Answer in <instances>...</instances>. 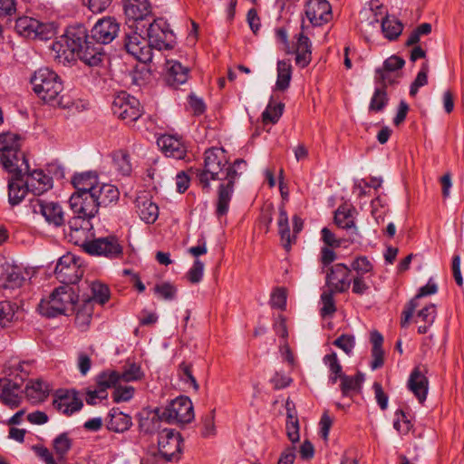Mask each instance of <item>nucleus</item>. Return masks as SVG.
Returning <instances> with one entry per match:
<instances>
[{
    "instance_id": "f257e3e1",
    "label": "nucleus",
    "mask_w": 464,
    "mask_h": 464,
    "mask_svg": "<svg viewBox=\"0 0 464 464\" xmlns=\"http://www.w3.org/2000/svg\"><path fill=\"white\" fill-rule=\"evenodd\" d=\"M119 31L120 24L110 16L100 19L91 30V35L84 25H71L53 44V50L62 53L67 60L69 56L66 53L69 51L72 55L76 53L85 64L97 66L104 56L102 44L112 42Z\"/></svg>"
},
{
    "instance_id": "f03ea898",
    "label": "nucleus",
    "mask_w": 464,
    "mask_h": 464,
    "mask_svg": "<svg viewBox=\"0 0 464 464\" xmlns=\"http://www.w3.org/2000/svg\"><path fill=\"white\" fill-rule=\"evenodd\" d=\"M204 168L196 170L198 184L208 193L211 189L210 181H219L217 191L216 215L218 218L226 216L234 194L237 179L246 168V160H236L229 164L223 149L211 148L205 151Z\"/></svg>"
},
{
    "instance_id": "7ed1b4c3",
    "label": "nucleus",
    "mask_w": 464,
    "mask_h": 464,
    "mask_svg": "<svg viewBox=\"0 0 464 464\" xmlns=\"http://www.w3.org/2000/svg\"><path fill=\"white\" fill-rule=\"evenodd\" d=\"M20 137L13 133H0V161L11 178L24 177L29 171V164L24 153L20 150Z\"/></svg>"
},
{
    "instance_id": "20e7f679",
    "label": "nucleus",
    "mask_w": 464,
    "mask_h": 464,
    "mask_svg": "<svg viewBox=\"0 0 464 464\" xmlns=\"http://www.w3.org/2000/svg\"><path fill=\"white\" fill-rule=\"evenodd\" d=\"M34 93L45 102L69 108V102H63V95H60L63 90L61 77L53 70L44 67L34 72L30 79Z\"/></svg>"
},
{
    "instance_id": "39448f33",
    "label": "nucleus",
    "mask_w": 464,
    "mask_h": 464,
    "mask_svg": "<svg viewBox=\"0 0 464 464\" xmlns=\"http://www.w3.org/2000/svg\"><path fill=\"white\" fill-rule=\"evenodd\" d=\"M78 295L68 285L57 287L49 299L42 300L38 304L39 313L46 317H55L59 314H68L76 311Z\"/></svg>"
},
{
    "instance_id": "423d86ee",
    "label": "nucleus",
    "mask_w": 464,
    "mask_h": 464,
    "mask_svg": "<svg viewBox=\"0 0 464 464\" xmlns=\"http://www.w3.org/2000/svg\"><path fill=\"white\" fill-rule=\"evenodd\" d=\"M162 409L161 418L169 423H189L194 419V409L190 399L179 396Z\"/></svg>"
},
{
    "instance_id": "0eeeda50",
    "label": "nucleus",
    "mask_w": 464,
    "mask_h": 464,
    "mask_svg": "<svg viewBox=\"0 0 464 464\" xmlns=\"http://www.w3.org/2000/svg\"><path fill=\"white\" fill-rule=\"evenodd\" d=\"M111 111L116 117L128 123L136 121L143 113L140 101L125 92L114 98Z\"/></svg>"
},
{
    "instance_id": "6e6552de",
    "label": "nucleus",
    "mask_w": 464,
    "mask_h": 464,
    "mask_svg": "<svg viewBox=\"0 0 464 464\" xmlns=\"http://www.w3.org/2000/svg\"><path fill=\"white\" fill-rule=\"evenodd\" d=\"M147 34L152 49H171L175 44V35L167 21L162 18L154 19L149 24Z\"/></svg>"
},
{
    "instance_id": "1a4fd4ad",
    "label": "nucleus",
    "mask_w": 464,
    "mask_h": 464,
    "mask_svg": "<svg viewBox=\"0 0 464 464\" xmlns=\"http://www.w3.org/2000/svg\"><path fill=\"white\" fill-rule=\"evenodd\" d=\"M84 249L92 256H102L110 259L119 258L123 254V246L116 236L110 235L84 244Z\"/></svg>"
},
{
    "instance_id": "9d476101",
    "label": "nucleus",
    "mask_w": 464,
    "mask_h": 464,
    "mask_svg": "<svg viewBox=\"0 0 464 464\" xmlns=\"http://www.w3.org/2000/svg\"><path fill=\"white\" fill-rule=\"evenodd\" d=\"M80 261L72 254L60 257L54 269L56 278L64 285L76 284L83 276Z\"/></svg>"
},
{
    "instance_id": "9b49d317",
    "label": "nucleus",
    "mask_w": 464,
    "mask_h": 464,
    "mask_svg": "<svg viewBox=\"0 0 464 464\" xmlns=\"http://www.w3.org/2000/svg\"><path fill=\"white\" fill-rule=\"evenodd\" d=\"M183 440L179 432L173 429H164L159 433L160 454L166 461H177L182 452Z\"/></svg>"
},
{
    "instance_id": "f8f14e48",
    "label": "nucleus",
    "mask_w": 464,
    "mask_h": 464,
    "mask_svg": "<svg viewBox=\"0 0 464 464\" xmlns=\"http://www.w3.org/2000/svg\"><path fill=\"white\" fill-rule=\"evenodd\" d=\"M30 208L34 214L44 218L49 225L58 227L64 224V212L57 202L34 198L30 199Z\"/></svg>"
},
{
    "instance_id": "ddd939ff",
    "label": "nucleus",
    "mask_w": 464,
    "mask_h": 464,
    "mask_svg": "<svg viewBox=\"0 0 464 464\" xmlns=\"http://www.w3.org/2000/svg\"><path fill=\"white\" fill-rule=\"evenodd\" d=\"M124 47L129 54L142 63L152 60V48L148 40L137 32L126 34Z\"/></svg>"
},
{
    "instance_id": "4468645a",
    "label": "nucleus",
    "mask_w": 464,
    "mask_h": 464,
    "mask_svg": "<svg viewBox=\"0 0 464 464\" xmlns=\"http://www.w3.org/2000/svg\"><path fill=\"white\" fill-rule=\"evenodd\" d=\"M277 226H278V233L281 237V241L283 243V246L289 250L291 244L295 239V236L301 232L304 226L303 219L295 215L293 217V237L290 235V227H289V219L287 212L285 208V207L282 205L279 207V217L277 219Z\"/></svg>"
},
{
    "instance_id": "2eb2a0df",
    "label": "nucleus",
    "mask_w": 464,
    "mask_h": 464,
    "mask_svg": "<svg viewBox=\"0 0 464 464\" xmlns=\"http://www.w3.org/2000/svg\"><path fill=\"white\" fill-rule=\"evenodd\" d=\"M73 214L92 218L98 213V204L92 192H74L69 200Z\"/></svg>"
},
{
    "instance_id": "dca6fc26",
    "label": "nucleus",
    "mask_w": 464,
    "mask_h": 464,
    "mask_svg": "<svg viewBox=\"0 0 464 464\" xmlns=\"http://www.w3.org/2000/svg\"><path fill=\"white\" fill-rule=\"evenodd\" d=\"M305 15L313 25L320 26L330 21L332 7L327 0H308Z\"/></svg>"
},
{
    "instance_id": "f3484780",
    "label": "nucleus",
    "mask_w": 464,
    "mask_h": 464,
    "mask_svg": "<svg viewBox=\"0 0 464 464\" xmlns=\"http://www.w3.org/2000/svg\"><path fill=\"white\" fill-rule=\"evenodd\" d=\"M350 273L351 269L344 264L332 266L326 275L327 285L336 292H345L351 285Z\"/></svg>"
},
{
    "instance_id": "a211bd4d",
    "label": "nucleus",
    "mask_w": 464,
    "mask_h": 464,
    "mask_svg": "<svg viewBox=\"0 0 464 464\" xmlns=\"http://www.w3.org/2000/svg\"><path fill=\"white\" fill-rule=\"evenodd\" d=\"M53 404L55 409L67 416L80 411L83 406L82 400L77 397L74 391L62 390L56 392V398Z\"/></svg>"
},
{
    "instance_id": "6ab92c4d",
    "label": "nucleus",
    "mask_w": 464,
    "mask_h": 464,
    "mask_svg": "<svg viewBox=\"0 0 464 464\" xmlns=\"http://www.w3.org/2000/svg\"><path fill=\"white\" fill-rule=\"evenodd\" d=\"M24 276L20 267L8 262L0 264V287L18 288L24 282Z\"/></svg>"
},
{
    "instance_id": "aec40b11",
    "label": "nucleus",
    "mask_w": 464,
    "mask_h": 464,
    "mask_svg": "<svg viewBox=\"0 0 464 464\" xmlns=\"http://www.w3.org/2000/svg\"><path fill=\"white\" fill-rule=\"evenodd\" d=\"M21 384L18 381L0 379V399L11 408L17 407L21 401Z\"/></svg>"
},
{
    "instance_id": "412c9836",
    "label": "nucleus",
    "mask_w": 464,
    "mask_h": 464,
    "mask_svg": "<svg viewBox=\"0 0 464 464\" xmlns=\"http://www.w3.org/2000/svg\"><path fill=\"white\" fill-rule=\"evenodd\" d=\"M25 175L26 188H29L36 198L53 188V179L44 174L43 170H34Z\"/></svg>"
},
{
    "instance_id": "4be33fe9",
    "label": "nucleus",
    "mask_w": 464,
    "mask_h": 464,
    "mask_svg": "<svg viewBox=\"0 0 464 464\" xmlns=\"http://www.w3.org/2000/svg\"><path fill=\"white\" fill-rule=\"evenodd\" d=\"M158 145L167 157L181 160L186 156L187 150L185 145L179 139L172 135L161 136L158 140Z\"/></svg>"
},
{
    "instance_id": "5701e85b",
    "label": "nucleus",
    "mask_w": 464,
    "mask_h": 464,
    "mask_svg": "<svg viewBox=\"0 0 464 464\" xmlns=\"http://www.w3.org/2000/svg\"><path fill=\"white\" fill-rule=\"evenodd\" d=\"M132 425L131 417L119 410L112 408L106 418V427L109 430L122 433L128 430Z\"/></svg>"
},
{
    "instance_id": "b1692460",
    "label": "nucleus",
    "mask_w": 464,
    "mask_h": 464,
    "mask_svg": "<svg viewBox=\"0 0 464 464\" xmlns=\"http://www.w3.org/2000/svg\"><path fill=\"white\" fill-rule=\"evenodd\" d=\"M437 290L438 287L436 284L430 282L420 288L419 293L407 304L402 312V318L401 321V327H406L410 319L413 316L415 309L419 306L418 300L420 297L435 294Z\"/></svg>"
},
{
    "instance_id": "393cba45",
    "label": "nucleus",
    "mask_w": 464,
    "mask_h": 464,
    "mask_svg": "<svg viewBox=\"0 0 464 464\" xmlns=\"http://www.w3.org/2000/svg\"><path fill=\"white\" fill-rule=\"evenodd\" d=\"M92 194L98 207H108L116 203L120 196V192L115 186L106 183L98 184L96 188H93Z\"/></svg>"
},
{
    "instance_id": "a878e982",
    "label": "nucleus",
    "mask_w": 464,
    "mask_h": 464,
    "mask_svg": "<svg viewBox=\"0 0 464 464\" xmlns=\"http://www.w3.org/2000/svg\"><path fill=\"white\" fill-rule=\"evenodd\" d=\"M295 53L297 66L304 68L310 63L312 60V43L303 32L297 35Z\"/></svg>"
},
{
    "instance_id": "bb28decb",
    "label": "nucleus",
    "mask_w": 464,
    "mask_h": 464,
    "mask_svg": "<svg viewBox=\"0 0 464 464\" xmlns=\"http://www.w3.org/2000/svg\"><path fill=\"white\" fill-rule=\"evenodd\" d=\"M408 387L420 403L426 400L428 393V379L421 373L419 368H415L411 372L408 382Z\"/></svg>"
},
{
    "instance_id": "cd10ccee",
    "label": "nucleus",
    "mask_w": 464,
    "mask_h": 464,
    "mask_svg": "<svg viewBox=\"0 0 464 464\" xmlns=\"http://www.w3.org/2000/svg\"><path fill=\"white\" fill-rule=\"evenodd\" d=\"M49 384L42 380L30 381L24 389L26 398L32 403L44 401L50 392Z\"/></svg>"
},
{
    "instance_id": "c85d7f7f",
    "label": "nucleus",
    "mask_w": 464,
    "mask_h": 464,
    "mask_svg": "<svg viewBox=\"0 0 464 464\" xmlns=\"http://www.w3.org/2000/svg\"><path fill=\"white\" fill-rule=\"evenodd\" d=\"M150 13V5L148 0H130L125 5L126 15L135 22L145 20Z\"/></svg>"
},
{
    "instance_id": "c756f323",
    "label": "nucleus",
    "mask_w": 464,
    "mask_h": 464,
    "mask_svg": "<svg viewBox=\"0 0 464 464\" xmlns=\"http://www.w3.org/2000/svg\"><path fill=\"white\" fill-rule=\"evenodd\" d=\"M30 191L26 188L24 177L14 179L11 178L8 181V200L12 206L21 203L27 192Z\"/></svg>"
},
{
    "instance_id": "7c9ffc66",
    "label": "nucleus",
    "mask_w": 464,
    "mask_h": 464,
    "mask_svg": "<svg viewBox=\"0 0 464 464\" xmlns=\"http://www.w3.org/2000/svg\"><path fill=\"white\" fill-rule=\"evenodd\" d=\"M338 379L341 380L340 389L343 396H351L353 392H359L364 382V374L358 372L354 376L342 374Z\"/></svg>"
},
{
    "instance_id": "2f4dec72",
    "label": "nucleus",
    "mask_w": 464,
    "mask_h": 464,
    "mask_svg": "<svg viewBox=\"0 0 464 464\" xmlns=\"http://www.w3.org/2000/svg\"><path fill=\"white\" fill-rule=\"evenodd\" d=\"M75 192H92L98 186L97 175L94 172H83L75 174L72 178Z\"/></svg>"
},
{
    "instance_id": "473e14b6",
    "label": "nucleus",
    "mask_w": 464,
    "mask_h": 464,
    "mask_svg": "<svg viewBox=\"0 0 464 464\" xmlns=\"http://www.w3.org/2000/svg\"><path fill=\"white\" fill-rule=\"evenodd\" d=\"M32 368L30 362L11 360L8 362L6 367V374L9 377L14 376V381H18L20 383H23L24 379L30 374Z\"/></svg>"
},
{
    "instance_id": "72a5a7b5",
    "label": "nucleus",
    "mask_w": 464,
    "mask_h": 464,
    "mask_svg": "<svg viewBox=\"0 0 464 464\" xmlns=\"http://www.w3.org/2000/svg\"><path fill=\"white\" fill-rule=\"evenodd\" d=\"M169 64L167 76L168 83L175 87L185 83L188 78V69L179 62H171Z\"/></svg>"
},
{
    "instance_id": "f704fd0d",
    "label": "nucleus",
    "mask_w": 464,
    "mask_h": 464,
    "mask_svg": "<svg viewBox=\"0 0 464 464\" xmlns=\"http://www.w3.org/2000/svg\"><path fill=\"white\" fill-rule=\"evenodd\" d=\"M162 409L156 408L153 412L148 413L147 417H140L139 421V428L144 433H154L160 429Z\"/></svg>"
},
{
    "instance_id": "c9c22d12",
    "label": "nucleus",
    "mask_w": 464,
    "mask_h": 464,
    "mask_svg": "<svg viewBox=\"0 0 464 464\" xmlns=\"http://www.w3.org/2000/svg\"><path fill=\"white\" fill-rule=\"evenodd\" d=\"M138 213L147 224H153L159 217V207L150 199L138 200Z\"/></svg>"
},
{
    "instance_id": "e433bc0d",
    "label": "nucleus",
    "mask_w": 464,
    "mask_h": 464,
    "mask_svg": "<svg viewBox=\"0 0 464 464\" xmlns=\"http://www.w3.org/2000/svg\"><path fill=\"white\" fill-rule=\"evenodd\" d=\"M37 26H39L38 20L24 16L15 21L14 29L18 34L25 38L35 39L34 30L37 29Z\"/></svg>"
},
{
    "instance_id": "4c0bfd02",
    "label": "nucleus",
    "mask_w": 464,
    "mask_h": 464,
    "mask_svg": "<svg viewBox=\"0 0 464 464\" xmlns=\"http://www.w3.org/2000/svg\"><path fill=\"white\" fill-rule=\"evenodd\" d=\"M72 440L67 432L61 433L53 441V447L58 461L64 464L65 456L71 450Z\"/></svg>"
},
{
    "instance_id": "58836bf2",
    "label": "nucleus",
    "mask_w": 464,
    "mask_h": 464,
    "mask_svg": "<svg viewBox=\"0 0 464 464\" xmlns=\"http://www.w3.org/2000/svg\"><path fill=\"white\" fill-rule=\"evenodd\" d=\"M292 77V64L290 61H278L276 88L285 91L288 88Z\"/></svg>"
},
{
    "instance_id": "ea45409f",
    "label": "nucleus",
    "mask_w": 464,
    "mask_h": 464,
    "mask_svg": "<svg viewBox=\"0 0 464 464\" xmlns=\"http://www.w3.org/2000/svg\"><path fill=\"white\" fill-rule=\"evenodd\" d=\"M119 375L121 382H130L141 380L144 377V372L140 365L128 362L122 366Z\"/></svg>"
},
{
    "instance_id": "a19ab883",
    "label": "nucleus",
    "mask_w": 464,
    "mask_h": 464,
    "mask_svg": "<svg viewBox=\"0 0 464 464\" xmlns=\"http://www.w3.org/2000/svg\"><path fill=\"white\" fill-rule=\"evenodd\" d=\"M121 382L118 371H103L96 376V384L100 390L107 392L109 388H115V386Z\"/></svg>"
},
{
    "instance_id": "79ce46f5",
    "label": "nucleus",
    "mask_w": 464,
    "mask_h": 464,
    "mask_svg": "<svg viewBox=\"0 0 464 464\" xmlns=\"http://www.w3.org/2000/svg\"><path fill=\"white\" fill-rule=\"evenodd\" d=\"M335 224L343 229L353 228V233L357 236L358 232L354 221L351 215V210L345 206H340L334 214Z\"/></svg>"
},
{
    "instance_id": "37998d69",
    "label": "nucleus",
    "mask_w": 464,
    "mask_h": 464,
    "mask_svg": "<svg viewBox=\"0 0 464 464\" xmlns=\"http://www.w3.org/2000/svg\"><path fill=\"white\" fill-rule=\"evenodd\" d=\"M403 29L402 24L396 18H390L387 16L382 22V30L384 36L389 40L397 39Z\"/></svg>"
},
{
    "instance_id": "c03bdc74",
    "label": "nucleus",
    "mask_w": 464,
    "mask_h": 464,
    "mask_svg": "<svg viewBox=\"0 0 464 464\" xmlns=\"http://www.w3.org/2000/svg\"><path fill=\"white\" fill-rule=\"evenodd\" d=\"M92 296L86 299V305L92 301L99 303L101 304H105L110 298V290L107 285L101 282H92L90 285Z\"/></svg>"
},
{
    "instance_id": "a18cd8bd",
    "label": "nucleus",
    "mask_w": 464,
    "mask_h": 464,
    "mask_svg": "<svg viewBox=\"0 0 464 464\" xmlns=\"http://www.w3.org/2000/svg\"><path fill=\"white\" fill-rule=\"evenodd\" d=\"M323 361L331 372L329 375V382L332 384L336 383L338 377L343 374L342 365L337 358L336 353L332 352L331 353L324 355Z\"/></svg>"
},
{
    "instance_id": "49530a36",
    "label": "nucleus",
    "mask_w": 464,
    "mask_h": 464,
    "mask_svg": "<svg viewBox=\"0 0 464 464\" xmlns=\"http://www.w3.org/2000/svg\"><path fill=\"white\" fill-rule=\"evenodd\" d=\"M400 77L399 72L387 71L384 68H378L375 70L374 81L377 87L383 88L384 90L388 85L395 84Z\"/></svg>"
},
{
    "instance_id": "de8ad7c7",
    "label": "nucleus",
    "mask_w": 464,
    "mask_h": 464,
    "mask_svg": "<svg viewBox=\"0 0 464 464\" xmlns=\"http://www.w3.org/2000/svg\"><path fill=\"white\" fill-rule=\"evenodd\" d=\"M178 375L179 380L188 388H192L195 392L198 391L199 385L193 374L190 364L186 362L180 363L178 370Z\"/></svg>"
},
{
    "instance_id": "09e8293b",
    "label": "nucleus",
    "mask_w": 464,
    "mask_h": 464,
    "mask_svg": "<svg viewBox=\"0 0 464 464\" xmlns=\"http://www.w3.org/2000/svg\"><path fill=\"white\" fill-rule=\"evenodd\" d=\"M135 394V388L129 384H122L119 382L111 394L112 400L115 403L130 401Z\"/></svg>"
},
{
    "instance_id": "8fccbe9b",
    "label": "nucleus",
    "mask_w": 464,
    "mask_h": 464,
    "mask_svg": "<svg viewBox=\"0 0 464 464\" xmlns=\"http://www.w3.org/2000/svg\"><path fill=\"white\" fill-rule=\"evenodd\" d=\"M388 103L387 92L383 88L376 86L369 104V111H381Z\"/></svg>"
},
{
    "instance_id": "3c124183",
    "label": "nucleus",
    "mask_w": 464,
    "mask_h": 464,
    "mask_svg": "<svg viewBox=\"0 0 464 464\" xmlns=\"http://www.w3.org/2000/svg\"><path fill=\"white\" fill-rule=\"evenodd\" d=\"M351 283L353 284V293L362 295L367 294L370 290L372 283V276L362 275L354 276L353 278L351 279Z\"/></svg>"
},
{
    "instance_id": "603ef678",
    "label": "nucleus",
    "mask_w": 464,
    "mask_h": 464,
    "mask_svg": "<svg viewBox=\"0 0 464 464\" xmlns=\"http://www.w3.org/2000/svg\"><path fill=\"white\" fill-rule=\"evenodd\" d=\"M351 270L356 273L355 276H372V264L366 256H359L355 258L351 264Z\"/></svg>"
},
{
    "instance_id": "864d4df0",
    "label": "nucleus",
    "mask_w": 464,
    "mask_h": 464,
    "mask_svg": "<svg viewBox=\"0 0 464 464\" xmlns=\"http://www.w3.org/2000/svg\"><path fill=\"white\" fill-rule=\"evenodd\" d=\"M284 104H274L272 102L268 103L266 110L262 113V119L265 123H276L283 113Z\"/></svg>"
},
{
    "instance_id": "5fc2aeb1",
    "label": "nucleus",
    "mask_w": 464,
    "mask_h": 464,
    "mask_svg": "<svg viewBox=\"0 0 464 464\" xmlns=\"http://www.w3.org/2000/svg\"><path fill=\"white\" fill-rule=\"evenodd\" d=\"M286 434L293 443L299 440L298 419L294 416L289 408H287Z\"/></svg>"
},
{
    "instance_id": "6e6d98bb",
    "label": "nucleus",
    "mask_w": 464,
    "mask_h": 464,
    "mask_svg": "<svg viewBox=\"0 0 464 464\" xmlns=\"http://www.w3.org/2000/svg\"><path fill=\"white\" fill-rule=\"evenodd\" d=\"M15 314V304L9 301L0 302V326L5 327L12 322Z\"/></svg>"
},
{
    "instance_id": "4d7b16f0",
    "label": "nucleus",
    "mask_w": 464,
    "mask_h": 464,
    "mask_svg": "<svg viewBox=\"0 0 464 464\" xmlns=\"http://www.w3.org/2000/svg\"><path fill=\"white\" fill-rule=\"evenodd\" d=\"M334 290L331 289L328 291H324L321 295V301L323 306L321 308V315L326 316L333 314L336 311L334 300Z\"/></svg>"
},
{
    "instance_id": "13d9d810",
    "label": "nucleus",
    "mask_w": 464,
    "mask_h": 464,
    "mask_svg": "<svg viewBox=\"0 0 464 464\" xmlns=\"http://www.w3.org/2000/svg\"><path fill=\"white\" fill-rule=\"evenodd\" d=\"M177 291V287L169 282L157 284L154 287L155 294L165 300L175 299Z\"/></svg>"
},
{
    "instance_id": "bf43d9fd",
    "label": "nucleus",
    "mask_w": 464,
    "mask_h": 464,
    "mask_svg": "<svg viewBox=\"0 0 464 464\" xmlns=\"http://www.w3.org/2000/svg\"><path fill=\"white\" fill-rule=\"evenodd\" d=\"M428 72H429V65L427 63H424L421 66L420 71L417 74L415 80L411 85L410 94L411 96H415L419 91V88L424 86L428 82Z\"/></svg>"
},
{
    "instance_id": "052dcab7",
    "label": "nucleus",
    "mask_w": 464,
    "mask_h": 464,
    "mask_svg": "<svg viewBox=\"0 0 464 464\" xmlns=\"http://www.w3.org/2000/svg\"><path fill=\"white\" fill-rule=\"evenodd\" d=\"M395 420L393 427L401 434H407L412 428L411 420L407 418L405 412L402 410H398L395 412Z\"/></svg>"
},
{
    "instance_id": "680f3d73",
    "label": "nucleus",
    "mask_w": 464,
    "mask_h": 464,
    "mask_svg": "<svg viewBox=\"0 0 464 464\" xmlns=\"http://www.w3.org/2000/svg\"><path fill=\"white\" fill-rule=\"evenodd\" d=\"M113 161L117 169L123 174L129 175L131 171L130 157L124 151L117 152L113 157Z\"/></svg>"
},
{
    "instance_id": "e2e57ef3",
    "label": "nucleus",
    "mask_w": 464,
    "mask_h": 464,
    "mask_svg": "<svg viewBox=\"0 0 464 464\" xmlns=\"http://www.w3.org/2000/svg\"><path fill=\"white\" fill-rule=\"evenodd\" d=\"M204 274V263L199 259L194 261L193 266L187 273L188 280L192 284H198L202 280Z\"/></svg>"
},
{
    "instance_id": "0e129e2a",
    "label": "nucleus",
    "mask_w": 464,
    "mask_h": 464,
    "mask_svg": "<svg viewBox=\"0 0 464 464\" xmlns=\"http://www.w3.org/2000/svg\"><path fill=\"white\" fill-rule=\"evenodd\" d=\"M436 314V305L434 304H430L420 309L417 314V317L425 324L431 325L435 321Z\"/></svg>"
},
{
    "instance_id": "69168bd1",
    "label": "nucleus",
    "mask_w": 464,
    "mask_h": 464,
    "mask_svg": "<svg viewBox=\"0 0 464 464\" xmlns=\"http://www.w3.org/2000/svg\"><path fill=\"white\" fill-rule=\"evenodd\" d=\"M355 342L352 335L342 334L334 341V345L342 349L345 353L350 354L354 347Z\"/></svg>"
},
{
    "instance_id": "338daca9",
    "label": "nucleus",
    "mask_w": 464,
    "mask_h": 464,
    "mask_svg": "<svg viewBox=\"0 0 464 464\" xmlns=\"http://www.w3.org/2000/svg\"><path fill=\"white\" fill-rule=\"evenodd\" d=\"M270 304L273 307L278 308V309H285L286 305V293L284 288H276L272 295H271V300Z\"/></svg>"
},
{
    "instance_id": "774afa93",
    "label": "nucleus",
    "mask_w": 464,
    "mask_h": 464,
    "mask_svg": "<svg viewBox=\"0 0 464 464\" xmlns=\"http://www.w3.org/2000/svg\"><path fill=\"white\" fill-rule=\"evenodd\" d=\"M215 418V410H213L210 414L207 415L203 418V429L201 434L205 438L213 437L216 435V427L214 423Z\"/></svg>"
}]
</instances>
